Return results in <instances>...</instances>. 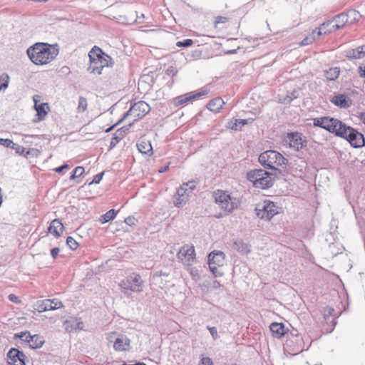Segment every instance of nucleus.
<instances>
[{
    "label": "nucleus",
    "mask_w": 365,
    "mask_h": 365,
    "mask_svg": "<svg viewBox=\"0 0 365 365\" xmlns=\"http://www.w3.org/2000/svg\"><path fill=\"white\" fill-rule=\"evenodd\" d=\"M0 145L6 148H14L15 143L10 139L0 138Z\"/></svg>",
    "instance_id": "obj_40"
},
{
    "label": "nucleus",
    "mask_w": 365,
    "mask_h": 365,
    "mask_svg": "<svg viewBox=\"0 0 365 365\" xmlns=\"http://www.w3.org/2000/svg\"><path fill=\"white\" fill-rule=\"evenodd\" d=\"M178 258L185 265H191L195 259V251L192 245L182 246L177 254Z\"/></svg>",
    "instance_id": "obj_14"
},
{
    "label": "nucleus",
    "mask_w": 365,
    "mask_h": 365,
    "mask_svg": "<svg viewBox=\"0 0 365 365\" xmlns=\"http://www.w3.org/2000/svg\"><path fill=\"white\" fill-rule=\"evenodd\" d=\"M56 45L47 43H36L27 49V54L35 65L43 66L50 63L58 55Z\"/></svg>",
    "instance_id": "obj_1"
},
{
    "label": "nucleus",
    "mask_w": 365,
    "mask_h": 365,
    "mask_svg": "<svg viewBox=\"0 0 365 365\" xmlns=\"http://www.w3.org/2000/svg\"><path fill=\"white\" fill-rule=\"evenodd\" d=\"M22 341H26L29 346L32 349L41 348L44 344V339L39 334L31 335L29 331L21 332L16 334Z\"/></svg>",
    "instance_id": "obj_15"
},
{
    "label": "nucleus",
    "mask_w": 365,
    "mask_h": 365,
    "mask_svg": "<svg viewBox=\"0 0 365 365\" xmlns=\"http://www.w3.org/2000/svg\"><path fill=\"white\" fill-rule=\"evenodd\" d=\"M215 283H217L216 286H218V285L220 286V282H215Z\"/></svg>",
    "instance_id": "obj_57"
},
{
    "label": "nucleus",
    "mask_w": 365,
    "mask_h": 365,
    "mask_svg": "<svg viewBox=\"0 0 365 365\" xmlns=\"http://www.w3.org/2000/svg\"><path fill=\"white\" fill-rule=\"evenodd\" d=\"M65 227L61 220L54 219L50 223L48 227V232L53 235L56 238H59L63 233Z\"/></svg>",
    "instance_id": "obj_20"
},
{
    "label": "nucleus",
    "mask_w": 365,
    "mask_h": 365,
    "mask_svg": "<svg viewBox=\"0 0 365 365\" xmlns=\"http://www.w3.org/2000/svg\"><path fill=\"white\" fill-rule=\"evenodd\" d=\"M199 365H213V361L210 357H202L199 363Z\"/></svg>",
    "instance_id": "obj_43"
},
{
    "label": "nucleus",
    "mask_w": 365,
    "mask_h": 365,
    "mask_svg": "<svg viewBox=\"0 0 365 365\" xmlns=\"http://www.w3.org/2000/svg\"><path fill=\"white\" fill-rule=\"evenodd\" d=\"M137 148L139 152L147 155L153 154V147L150 140L145 138H140L137 143Z\"/></svg>",
    "instance_id": "obj_24"
},
{
    "label": "nucleus",
    "mask_w": 365,
    "mask_h": 365,
    "mask_svg": "<svg viewBox=\"0 0 365 365\" xmlns=\"http://www.w3.org/2000/svg\"><path fill=\"white\" fill-rule=\"evenodd\" d=\"M130 339L125 336H118L113 343V349L116 351H125L130 348Z\"/></svg>",
    "instance_id": "obj_23"
},
{
    "label": "nucleus",
    "mask_w": 365,
    "mask_h": 365,
    "mask_svg": "<svg viewBox=\"0 0 365 365\" xmlns=\"http://www.w3.org/2000/svg\"><path fill=\"white\" fill-rule=\"evenodd\" d=\"M286 141L291 148L296 150L302 149L306 143L305 140H302V135L299 133H288Z\"/></svg>",
    "instance_id": "obj_19"
},
{
    "label": "nucleus",
    "mask_w": 365,
    "mask_h": 365,
    "mask_svg": "<svg viewBox=\"0 0 365 365\" xmlns=\"http://www.w3.org/2000/svg\"><path fill=\"white\" fill-rule=\"evenodd\" d=\"M193 43V41L192 39H186L184 41H178L176 43V46L178 47H189L190 46H192Z\"/></svg>",
    "instance_id": "obj_42"
},
{
    "label": "nucleus",
    "mask_w": 365,
    "mask_h": 365,
    "mask_svg": "<svg viewBox=\"0 0 365 365\" xmlns=\"http://www.w3.org/2000/svg\"><path fill=\"white\" fill-rule=\"evenodd\" d=\"M259 162L265 168L277 170L286 164V159L279 152L270 150L260 154Z\"/></svg>",
    "instance_id": "obj_7"
},
{
    "label": "nucleus",
    "mask_w": 365,
    "mask_h": 365,
    "mask_svg": "<svg viewBox=\"0 0 365 365\" xmlns=\"http://www.w3.org/2000/svg\"><path fill=\"white\" fill-rule=\"evenodd\" d=\"M340 73V68L339 67H332L327 70L324 73V76L328 81L336 80Z\"/></svg>",
    "instance_id": "obj_28"
},
{
    "label": "nucleus",
    "mask_w": 365,
    "mask_h": 365,
    "mask_svg": "<svg viewBox=\"0 0 365 365\" xmlns=\"http://www.w3.org/2000/svg\"><path fill=\"white\" fill-rule=\"evenodd\" d=\"M36 309L38 312H44L51 310L50 299L38 301L36 304Z\"/></svg>",
    "instance_id": "obj_29"
},
{
    "label": "nucleus",
    "mask_w": 365,
    "mask_h": 365,
    "mask_svg": "<svg viewBox=\"0 0 365 365\" xmlns=\"http://www.w3.org/2000/svg\"><path fill=\"white\" fill-rule=\"evenodd\" d=\"M247 178L256 188L267 189L274 182V175L262 169H255L247 173Z\"/></svg>",
    "instance_id": "obj_3"
},
{
    "label": "nucleus",
    "mask_w": 365,
    "mask_h": 365,
    "mask_svg": "<svg viewBox=\"0 0 365 365\" xmlns=\"http://www.w3.org/2000/svg\"><path fill=\"white\" fill-rule=\"evenodd\" d=\"M40 99L41 96L38 95L34 96V108L36 110V121L43 120L48 113L50 111V108L47 103H38L40 102Z\"/></svg>",
    "instance_id": "obj_17"
},
{
    "label": "nucleus",
    "mask_w": 365,
    "mask_h": 365,
    "mask_svg": "<svg viewBox=\"0 0 365 365\" xmlns=\"http://www.w3.org/2000/svg\"><path fill=\"white\" fill-rule=\"evenodd\" d=\"M331 102L340 108H346L351 106V101L344 94L334 96L331 98Z\"/></svg>",
    "instance_id": "obj_25"
},
{
    "label": "nucleus",
    "mask_w": 365,
    "mask_h": 365,
    "mask_svg": "<svg viewBox=\"0 0 365 365\" xmlns=\"http://www.w3.org/2000/svg\"><path fill=\"white\" fill-rule=\"evenodd\" d=\"M88 107V101L87 99L84 97H80L78 100V105L77 107V110L78 113H83L86 110Z\"/></svg>",
    "instance_id": "obj_33"
},
{
    "label": "nucleus",
    "mask_w": 365,
    "mask_h": 365,
    "mask_svg": "<svg viewBox=\"0 0 365 365\" xmlns=\"http://www.w3.org/2000/svg\"><path fill=\"white\" fill-rule=\"evenodd\" d=\"M143 281L141 276L138 273H132L123 279L119 284L122 292L131 297L133 292H140L143 291Z\"/></svg>",
    "instance_id": "obj_5"
},
{
    "label": "nucleus",
    "mask_w": 365,
    "mask_h": 365,
    "mask_svg": "<svg viewBox=\"0 0 365 365\" xmlns=\"http://www.w3.org/2000/svg\"><path fill=\"white\" fill-rule=\"evenodd\" d=\"M270 330L275 338H281L286 334V329L282 323L273 322L270 324Z\"/></svg>",
    "instance_id": "obj_27"
},
{
    "label": "nucleus",
    "mask_w": 365,
    "mask_h": 365,
    "mask_svg": "<svg viewBox=\"0 0 365 365\" xmlns=\"http://www.w3.org/2000/svg\"><path fill=\"white\" fill-rule=\"evenodd\" d=\"M225 103L220 97H216L210 100L206 105L207 109L213 113H218L223 108Z\"/></svg>",
    "instance_id": "obj_22"
},
{
    "label": "nucleus",
    "mask_w": 365,
    "mask_h": 365,
    "mask_svg": "<svg viewBox=\"0 0 365 365\" xmlns=\"http://www.w3.org/2000/svg\"><path fill=\"white\" fill-rule=\"evenodd\" d=\"M217 37L225 38L232 34V24L227 16H217L215 18L212 24Z\"/></svg>",
    "instance_id": "obj_9"
},
{
    "label": "nucleus",
    "mask_w": 365,
    "mask_h": 365,
    "mask_svg": "<svg viewBox=\"0 0 365 365\" xmlns=\"http://www.w3.org/2000/svg\"><path fill=\"white\" fill-rule=\"evenodd\" d=\"M117 212L114 209H111L106 212L104 215H101L99 221L101 224H105L110 220H113L116 217Z\"/></svg>",
    "instance_id": "obj_30"
},
{
    "label": "nucleus",
    "mask_w": 365,
    "mask_h": 365,
    "mask_svg": "<svg viewBox=\"0 0 365 365\" xmlns=\"http://www.w3.org/2000/svg\"><path fill=\"white\" fill-rule=\"evenodd\" d=\"M207 329L210 331V333L212 335V338L214 339H216L217 338V336H217V329L215 327H207Z\"/></svg>",
    "instance_id": "obj_45"
},
{
    "label": "nucleus",
    "mask_w": 365,
    "mask_h": 365,
    "mask_svg": "<svg viewBox=\"0 0 365 365\" xmlns=\"http://www.w3.org/2000/svg\"><path fill=\"white\" fill-rule=\"evenodd\" d=\"M66 245L73 250H76L78 247V243L72 237H67Z\"/></svg>",
    "instance_id": "obj_38"
},
{
    "label": "nucleus",
    "mask_w": 365,
    "mask_h": 365,
    "mask_svg": "<svg viewBox=\"0 0 365 365\" xmlns=\"http://www.w3.org/2000/svg\"><path fill=\"white\" fill-rule=\"evenodd\" d=\"M317 35L316 34V30H314L310 34L306 36L302 42L299 43V46H307L312 44L317 39Z\"/></svg>",
    "instance_id": "obj_31"
},
{
    "label": "nucleus",
    "mask_w": 365,
    "mask_h": 365,
    "mask_svg": "<svg viewBox=\"0 0 365 365\" xmlns=\"http://www.w3.org/2000/svg\"><path fill=\"white\" fill-rule=\"evenodd\" d=\"M9 83V76L6 73L0 76V91L7 88Z\"/></svg>",
    "instance_id": "obj_32"
},
{
    "label": "nucleus",
    "mask_w": 365,
    "mask_h": 365,
    "mask_svg": "<svg viewBox=\"0 0 365 365\" xmlns=\"http://www.w3.org/2000/svg\"><path fill=\"white\" fill-rule=\"evenodd\" d=\"M150 110V107L149 104L145 101H140L131 106L128 111L124 115V118L130 116L133 121H136L144 117Z\"/></svg>",
    "instance_id": "obj_10"
},
{
    "label": "nucleus",
    "mask_w": 365,
    "mask_h": 365,
    "mask_svg": "<svg viewBox=\"0 0 365 365\" xmlns=\"http://www.w3.org/2000/svg\"><path fill=\"white\" fill-rule=\"evenodd\" d=\"M279 213V207L270 200H265L262 209H257V215L261 219L269 220Z\"/></svg>",
    "instance_id": "obj_13"
},
{
    "label": "nucleus",
    "mask_w": 365,
    "mask_h": 365,
    "mask_svg": "<svg viewBox=\"0 0 365 365\" xmlns=\"http://www.w3.org/2000/svg\"><path fill=\"white\" fill-rule=\"evenodd\" d=\"M226 264L225 255L221 251H213L208 255V266L215 277L224 275V267Z\"/></svg>",
    "instance_id": "obj_8"
},
{
    "label": "nucleus",
    "mask_w": 365,
    "mask_h": 365,
    "mask_svg": "<svg viewBox=\"0 0 365 365\" xmlns=\"http://www.w3.org/2000/svg\"><path fill=\"white\" fill-rule=\"evenodd\" d=\"M88 70L93 74L101 75L104 68L111 67L113 65L112 58L97 46H94L91 49L88 53Z\"/></svg>",
    "instance_id": "obj_2"
},
{
    "label": "nucleus",
    "mask_w": 365,
    "mask_h": 365,
    "mask_svg": "<svg viewBox=\"0 0 365 365\" xmlns=\"http://www.w3.org/2000/svg\"><path fill=\"white\" fill-rule=\"evenodd\" d=\"M9 365H25V355L16 349H11L8 353Z\"/></svg>",
    "instance_id": "obj_18"
},
{
    "label": "nucleus",
    "mask_w": 365,
    "mask_h": 365,
    "mask_svg": "<svg viewBox=\"0 0 365 365\" xmlns=\"http://www.w3.org/2000/svg\"><path fill=\"white\" fill-rule=\"evenodd\" d=\"M51 310L63 307L62 302L58 299H50Z\"/></svg>",
    "instance_id": "obj_37"
},
{
    "label": "nucleus",
    "mask_w": 365,
    "mask_h": 365,
    "mask_svg": "<svg viewBox=\"0 0 365 365\" xmlns=\"http://www.w3.org/2000/svg\"><path fill=\"white\" fill-rule=\"evenodd\" d=\"M313 125L339 136L344 133V128L346 127V125L339 120L329 116L314 118Z\"/></svg>",
    "instance_id": "obj_4"
},
{
    "label": "nucleus",
    "mask_w": 365,
    "mask_h": 365,
    "mask_svg": "<svg viewBox=\"0 0 365 365\" xmlns=\"http://www.w3.org/2000/svg\"><path fill=\"white\" fill-rule=\"evenodd\" d=\"M188 197H185L183 196L181 197L175 194V195L174 196V205L178 207H182L183 205L186 203Z\"/></svg>",
    "instance_id": "obj_34"
},
{
    "label": "nucleus",
    "mask_w": 365,
    "mask_h": 365,
    "mask_svg": "<svg viewBox=\"0 0 365 365\" xmlns=\"http://www.w3.org/2000/svg\"><path fill=\"white\" fill-rule=\"evenodd\" d=\"M84 172H85V169H84V168H83V167H82V166H78V167H76V168L73 170V173H72V175H71L70 179H71V180H75L76 178H79V177H81V175H83V173H84Z\"/></svg>",
    "instance_id": "obj_35"
},
{
    "label": "nucleus",
    "mask_w": 365,
    "mask_h": 365,
    "mask_svg": "<svg viewBox=\"0 0 365 365\" xmlns=\"http://www.w3.org/2000/svg\"><path fill=\"white\" fill-rule=\"evenodd\" d=\"M9 299L12 302H14L16 304H19L21 302L20 299H19V297L17 296H16L15 294H11L9 295Z\"/></svg>",
    "instance_id": "obj_46"
},
{
    "label": "nucleus",
    "mask_w": 365,
    "mask_h": 365,
    "mask_svg": "<svg viewBox=\"0 0 365 365\" xmlns=\"http://www.w3.org/2000/svg\"><path fill=\"white\" fill-rule=\"evenodd\" d=\"M359 74L361 77L365 78V64L359 67Z\"/></svg>",
    "instance_id": "obj_48"
},
{
    "label": "nucleus",
    "mask_w": 365,
    "mask_h": 365,
    "mask_svg": "<svg viewBox=\"0 0 365 365\" xmlns=\"http://www.w3.org/2000/svg\"><path fill=\"white\" fill-rule=\"evenodd\" d=\"M254 121L253 118L250 119H232L231 120L227 125L229 129L232 130H240L243 126L248 124L249 123H252Z\"/></svg>",
    "instance_id": "obj_26"
},
{
    "label": "nucleus",
    "mask_w": 365,
    "mask_h": 365,
    "mask_svg": "<svg viewBox=\"0 0 365 365\" xmlns=\"http://www.w3.org/2000/svg\"><path fill=\"white\" fill-rule=\"evenodd\" d=\"M359 119L365 125V111L359 114Z\"/></svg>",
    "instance_id": "obj_51"
},
{
    "label": "nucleus",
    "mask_w": 365,
    "mask_h": 365,
    "mask_svg": "<svg viewBox=\"0 0 365 365\" xmlns=\"http://www.w3.org/2000/svg\"><path fill=\"white\" fill-rule=\"evenodd\" d=\"M326 310H327V311H328V312H329V314H331V312H333V311H334V309H331V308H327V309H326Z\"/></svg>",
    "instance_id": "obj_53"
},
{
    "label": "nucleus",
    "mask_w": 365,
    "mask_h": 365,
    "mask_svg": "<svg viewBox=\"0 0 365 365\" xmlns=\"http://www.w3.org/2000/svg\"><path fill=\"white\" fill-rule=\"evenodd\" d=\"M237 247V250L243 254H247L250 252V247L247 244H245L242 242L235 243Z\"/></svg>",
    "instance_id": "obj_36"
},
{
    "label": "nucleus",
    "mask_w": 365,
    "mask_h": 365,
    "mask_svg": "<svg viewBox=\"0 0 365 365\" xmlns=\"http://www.w3.org/2000/svg\"><path fill=\"white\" fill-rule=\"evenodd\" d=\"M16 153H19L20 155H23L24 156L28 155L30 153L29 150H26L25 148L22 146H20L15 143L14 148Z\"/></svg>",
    "instance_id": "obj_41"
},
{
    "label": "nucleus",
    "mask_w": 365,
    "mask_h": 365,
    "mask_svg": "<svg viewBox=\"0 0 365 365\" xmlns=\"http://www.w3.org/2000/svg\"><path fill=\"white\" fill-rule=\"evenodd\" d=\"M345 56L349 60L362 59L365 58V45L345 51Z\"/></svg>",
    "instance_id": "obj_21"
},
{
    "label": "nucleus",
    "mask_w": 365,
    "mask_h": 365,
    "mask_svg": "<svg viewBox=\"0 0 365 365\" xmlns=\"http://www.w3.org/2000/svg\"><path fill=\"white\" fill-rule=\"evenodd\" d=\"M215 283H217L216 286H218V285L220 286V282H215Z\"/></svg>",
    "instance_id": "obj_56"
},
{
    "label": "nucleus",
    "mask_w": 365,
    "mask_h": 365,
    "mask_svg": "<svg viewBox=\"0 0 365 365\" xmlns=\"http://www.w3.org/2000/svg\"><path fill=\"white\" fill-rule=\"evenodd\" d=\"M103 175H104L103 173H98V174L94 176L92 182H90V184H92V183L98 184V183H99L101 181Z\"/></svg>",
    "instance_id": "obj_44"
},
{
    "label": "nucleus",
    "mask_w": 365,
    "mask_h": 365,
    "mask_svg": "<svg viewBox=\"0 0 365 365\" xmlns=\"http://www.w3.org/2000/svg\"><path fill=\"white\" fill-rule=\"evenodd\" d=\"M213 197L215 202L222 210V212L218 217L227 215L232 212L237 207L236 203L234 202L232 197L226 191L217 190L214 192Z\"/></svg>",
    "instance_id": "obj_6"
},
{
    "label": "nucleus",
    "mask_w": 365,
    "mask_h": 365,
    "mask_svg": "<svg viewBox=\"0 0 365 365\" xmlns=\"http://www.w3.org/2000/svg\"><path fill=\"white\" fill-rule=\"evenodd\" d=\"M68 165L67 164H65V165H63L60 167H58V168H56L54 169V171L56 172V173H61L62 172L63 170L65 169H68Z\"/></svg>",
    "instance_id": "obj_49"
},
{
    "label": "nucleus",
    "mask_w": 365,
    "mask_h": 365,
    "mask_svg": "<svg viewBox=\"0 0 365 365\" xmlns=\"http://www.w3.org/2000/svg\"><path fill=\"white\" fill-rule=\"evenodd\" d=\"M225 365H235V364H225Z\"/></svg>",
    "instance_id": "obj_58"
},
{
    "label": "nucleus",
    "mask_w": 365,
    "mask_h": 365,
    "mask_svg": "<svg viewBox=\"0 0 365 365\" xmlns=\"http://www.w3.org/2000/svg\"><path fill=\"white\" fill-rule=\"evenodd\" d=\"M169 170V165L164 166L159 170V173L167 172Z\"/></svg>",
    "instance_id": "obj_52"
},
{
    "label": "nucleus",
    "mask_w": 365,
    "mask_h": 365,
    "mask_svg": "<svg viewBox=\"0 0 365 365\" xmlns=\"http://www.w3.org/2000/svg\"><path fill=\"white\" fill-rule=\"evenodd\" d=\"M113 140H115L116 141H118V138L116 137H114Z\"/></svg>",
    "instance_id": "obj_55"
},
{
    "label": "nucleus",
    "mask_w": 365,
    "mask_h": 365,
    "mask_svg": "<svg viewBox=\"0 0 365 365\" xmlns=\"http://www.w3.org/2000/svg\"><path fill=\"white\" fill-rule=\"evenodd\" d=\"M235 53V51H231L227 52V53Z\"/></svg>",
    "instance_id": "obj_54"
},
{
    "label": "nucleus",
    "mask_w": 365,
    "mask_h": 365,
    "mask_svg": "<svg viewBox=\"0 0 365 365\" xmlns=\"http://www.w3.org/2000/svg\"><path fill=\"white\" fill-rule=\"evenodd\" d=\"M344 130V133H342L341 137L346 139L352 146L354 148H361L365 145V138L362 133L346 125Z\"/></svg>",
    "instance_id": "obj_11"
},
{
    "label": "nucleus",
    "mask_w": 365,
    "mask_h": 365,
    "mask_svg": "<svg viewBox=\"0 0 365 365\" xmlns=\"http://www.w3.org/2000/svg\"><path fill=\"white\" fill-rule=\"evenodd\" d=\"M60 252V250L58 247H54L51 250V255L53 259H56Z\"/></svg>",
    "instance_id": "obj_47"
},
{
    "label": "nucleus",
    "mask_w": 365,
    "mask_h": 365,
    "mask_svg": "<svg viewBox=\"0 0 365 365\" xmlns=\"http://www.w3.org/2000/svg\"><path fill=\"white\" fill-rule=\"evenodd\" d=\"M188 186V184L187 183H185L183 184L182 186H180L178 190H177V192H176V195H180L181 197H188V194L187 193V187Z\"/></svg>",
    "instance_id": "obj_39"
},
{
    "label": "nucleus",
    "mask_w": 365,
    "mask_h": 365,
    "mask_svg": "<svg viewBox=\"0 0 365 365\" xmlns=\"http://www.w3.org/2000/svg\"><path fill=\"white\" fill-rule=\"evenodd\" d=\"M208 92L206 90H202L198 92H190L185 95L179 96L174 98V104L176 106H180L182 104L187 103L190 101H194L200 99L203 96H206Z\"/></svg>",
    "instance_id": "obj_16"
},
{
    "label": "nucleus",
    "mask_w": 365,
    "mask_h": 365,
    "mask_svg": "<svg viewBox=\"0 0 365 365\" xmlns=\"http://www.w3.org/2000/svg\"><path fill=\"white\" fill-rule=\"evenodd\" d=\"M72 322H73V319L66 321V329L69 332L72 331L73 329L70 328L68 325V324L72 323Z\"/></svg>",
    "instance_id": "obj_50"
},
{
    "label": "nucleus",
    "mask_w": 365,
    "mask_h": 365,
    "mask_svg": "<svg viewBox=\"0 0 365 365\" xmlns=\"http://www.w3.org/2000/svg\"><path fill=\"white\" fill-rule=\"evenodd\" d=\"M345 18L344 15H339L331 21H329L320 25V26L316 30L317 36L322 35H327L331 32H334L343 26L342 24H339L341 19Z\"/></svg>",
    "instance_id": "obj_12"
}]
</instances>
